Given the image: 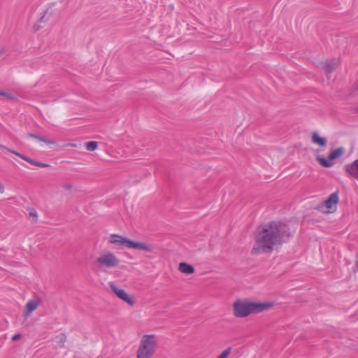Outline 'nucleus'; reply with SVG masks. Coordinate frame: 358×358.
I'll list each match as a JSON object with an SVG mask.
<instances>
[{"mask_svg":"<svg viewBox=\"0 0 358 358\" xmlns=\"http://www.w3.org/2000/svg\"><path fill=\"white\" fill-rule=\"evenodd\" d=\"M291 236L289 226L282 222L271 221L260 224L255 233V244L251 254L271 253L276 245H281Z\"/></svg>","mask_w":358,"mask_h":358,"instance_id":"1","label":"nucleus"},{"mask_svg":"<svg viewBox=\"0 0 358 358\" xmlns=\"http://www.w3.org/2000/svg\"><path fill=\"white\" fill-rule=\"evenodd\" d=\"M273 306V302H245L238 299L233 305L234 315L236 317H245L269 310Z\"/></svg>","mask_w":358,"mask_h":358,"instance_id":"2","label":"nucleus"},{"mask_svg":"<svg viewBox=\"0 0 358 358\" xmlns=\"http://www.w3.org/2000/svg\"><path fill=\"white\" fill-rule=\"evenodd\" d=\"M157 343L155 335H143L136 351V358H152L155 352Z\"/></svg>","mask_w":358,"mask_h":358,"instance_id":"3","label":"nucleus"},{"mask_svg":"<svg viewBox=\"0 0 358 358\" xmlns=\"http://www.w3.org/2000/svg\"><path fill=\"white\" fill-rule=\"evenodd\" d=\"M109 242L117 246H123L127 248L143 250L149 252L153 250L152 247L146 243L134 241L127 237L115 234L110 236Z\"/></svg>","mask_w":358,"mask_h":358,"instance_id":"4","label":"nucleus"},{"mask_svg":"<svg viewBox=\"0 0 358 358\" xmlns=\"http://www.w3.org/2000/svg\"><path fill=\"white\" fill-rule=\"evenodd\" d=\"M344 152V148L343 147H339L336 149L332 150L329 152L327 159L319 155L316 156V160L324 168H330L334 165L333 161L339 158L342 155H343Z\"/></svg>","mask_w":358,"mask_h":358,"instance_id":"5","label":"nucleus"},{"mask_svg":"<svg viewBox=\"0 0 358 358\" xmlns=\"http://www.w3.org/2000/svg\"><path fill=\"white\" fill-rule=\"evenodd\" d=\"M96 263L100 268L103 266L115 268L119 265L120 260L113 253L108 252L99 257L96 260Z\"/></svg>","mask_w":358,"mask_h":358,"instance_id":"6","label":"nucleus"},{"mask_svg":"<svg viewBox=\"0 0 358 358\" xmlns=\"http://www.w3.org/2000/svg\"><path fill=\"white\" fill-rule=\"evenodd\" d=\"M338 192H334L330 194L327 200L320 203L315 209L322 213H329V210L332 209L333 206L336 205L338 203Z\"/></svg>","mask_w":358,"mask_h":358,"instance_id":"7","label":"nucleus"},{"mask_svg":"<svg viewBox=\"0 0 358 358\" xmlns=\"http://www.w3.org/2000/svg\"><path fill=\"white\" fill-rule=\"evenodd\" d=\"M109 285L113 292L115 294V295L119 299L126 302L131 306L134 305L135 302L133 298L129 296L124 289L117 287L113 282H110Z\"/></svg>","mask_w":358,"mask_h":358,"instance_id":"8","label":"nucleus"},{"mask_svg":"<svg viewBox=\"0 0 358 358\" xmlns=\"http://www.w3.org/2000/svg\"><path fill=\"white\" fill-rule=\"evenodd\" d=\"M346 173L351 177L358 180V159L344 166Z\"/></svg>","mask_w":358,"mask_h":358,"instance_id":"9","label":"nucleus"},{"mask_svg":"<svg viewBox=\"0 0 358 358\" xmlns=\"http://www.w3.org/2000/svg\"><path fill=\"white\" fill-rule=\"evenodd\" d=\"M10 152L20 157L21 159H24V161L27 162L28 163H29L34 166H38L41 168H45V167L50 166V164H48L36 162V161L32 159L31 158L27 157L15 150H10Z\"/></svg>","mask_w":358,"mask_h":358,"instance_id":"10","label":"nucleus"},{"mask_svg":"<svg viewBox=\"0 0 358 358\" xmlns=\"http://www.w3.org/2000/svg\"><path fill=\"white\" fill-rule=\"evenodd\" d=\"M311 141L313 143L316 144L320 147H326L327 145V139L325 137H322L317 131L312 133Z\"/></svg>","mask_w":358,"mask_h":358,"instance_id":"11","label":"nucleus"},{"mask_svg":"<svg viewBox=\"0 0 358 358\" xmlns=\"http://www.w3.org/2000/svg\"><path fill=\"white\" fill-rule=\"evenodd\" d=\"M178 270L185 274H192L194 272V268L191 264L185 262H181L179 264Z\"/></svg>","mask_w":358,"mask_h":358,"instance_id":"12","label":"nucleus"},{"mask_svg":"<svg viewBox=\"0 0 358 358\" xmlns=\"http://www.w3.org/2000/svg\"><path fill=\"white\" fill-rule=\"evenodd\" d=\"M336 67V59H332L329 62L324 64L322 69L327 73H331Z\"/></svg>","mask_w":358,"mask_h":358,"instance_id":"13","label":"nucleus"},{"mask_svg":"<svg viewBox=\"0 0 358 358\" xmlns=\"http://www.w3.org/2000/svg\"><path fill=\"white\" fill-rule=\"evenodd\" d=\"M27 136L29 137V138H33L34 139H36L39 141H41V142H43L46 144H55V142L54 141H51V140H48L41 136H38V135H36V134H32V133H28L27 134Z\"/></svg>","mask_w":358,"mask_h":358,"instance_id":"14","label":"nucleus"},{"mask_svg":"<svg viewBox=\"0 0 358 358\" xmlns=\"http://www.w3.org/2000/svg\"><path fill=\"white\" fill-rule=\"evenodd\" d=\"M39 305V301H37L36 300H29L27 305H26V309L29 310V312H33L36 309L38 306Z\"/></svg>","mask_w":358,"mask_h":358,"instance_id":"15","label":"nucleus"},{"mask_svg":"<svg viewBox=\"0 0 358 358\" xmlns=\"http://www.w3.org/2000/svg\"><path fill=\"white\" fill-rule=\"evenodd\" d=\"M98 147L96 141H89L86 143V149L89 151H94Z\"/></svg>","mask_w":358,"mask_h":358,"instance_id":"16","label":"nucleus"},{"mask_svg":"<svg viewBox=\"0 0 358 358\" xmlns=\"http://www.w3.org/2000/svg\"><path fill=\"white\" fill-rule=\"evenodd\" d=\"M57 338L59 339L58 343H59L60 347H64V343L66 341V336L65 334H60L57 336Z\"/></svg>","mask_w":358,"mask_h":358,"instance_id":"17","label":"nucleus"},{"mask_svg":"<svg viewBox=\"0 0 358 358\" xmlns=\"http://www.w3.org/2000/svg\"><path fill=\"white\" fill-rule=\"evenodd\" d=\"M231 350V348L229 347L226 350H224L222 353L219 355L217 358H227L229 355Z\"/></svg>","mask_w":358,"mask_h":358,"instance_id":"18","label":"nucleus"},{"mask_svg":"<svg viewBox=\"0 0 358 358\" xmlns=\"http://www.w3.org/2000/svg\"><path fill=\"white\" fill-rule=\"evenodd\" d=\"M48 13V9L45 10L43 13V14L41 16V17L38 20V22H45L47 21V19H45V15Z\"/></svg>","mask_w":358,"mask_h":358,"instance_id":"19","label":"nucleus"},{"mask_svg":"<svg viewBox=\"0 0 358 358\" xmlns=\"http://www.w3.org/2000/svg\"><path fill=\"white\" fill-rule=\"evenodd\" d=\"M21 336H22V334L18 333V334H16L13 335L12 336L11 339H12L13 341H18L21 338Z\"/></svg>","mask_w":358,"mask_h":358,"instance_id":"20","label":"nucleus"},{"mask_svg":"<svg viewBox=\"0 0 358 358\" xmlns=\"http://www.w3.org/2000/svg\"><path fill=\"white\" fill-rule=\"evenodd\" d=\"M0 95L1 96H6L9 99H11L13 98V95L11 94H9V93H7V92H5L3 91H0Z\"/></svg>","mask_w":358,"mask_h":358,"instance_id":"21","label":"nucleus"},{"mask_svg":"<svg viewBox=\"0 0 358 358\" xmlns=\"http://www.w3.org/2000/svg\"><path fill=\"white\" fill-rule=\"evenodd\" d=\"M42 28V27L38 24V22L35 23L33 26V29L34 31H37L40 30Z\"/></svg>","mask_w":358,"mask_h":358,"instance_id":"22","label":"nucleus"},{"mask_svg":"<svg viewBox=\"0 0 358 358\" xmlns=\"http://www.w3.org/2000/svg\"><path fill=\"white\" fill-rule=\"evenodd\" d=\"M63 187L66 190H69V189H72L73 186L71 184H65V185H64Z\"/></svg>","mask_w":358,"mask_h":358,"instance_id":"23","label":"nucleus"},{"mask_svg":"<svg viewBox=\"0 0 358 358\" xmlns=\"http://www.w3.org/2000/svg\"><path fill=\"white\" fill-rule=\"evenodd\" d=\"M31 313H32V312H29V310L26 309V311H25V312H24V319H25V320H26V319H27V318L29 317V315H30V314H31Z\"/></svg>","mask_w":358,"mask_h":358,"instance_id":"24","label":"nucleus"},{"mask_svg":"<svg viewBox=\"0 0 358 358\" xmlns=\"http://www.w3.org/2000/svg\"><path fill=\"white\" fill-rule=\"evenodd\" d=\"M29 216L30 217H37V213L36 211H31L29 212Z\"/></svg>","mask_w":358,"mask_h":358,"instance_id":"25","label":"nucleus"},{"mask_svg":"<svg viewBox=\"0 0 358 358\" xmlns=\"http://www.w3.org/2000/svg\"><path fill=\"white\" fill-rule=\"evenodd\" d=\"M0 148L5 149V150H8L9 152H10V150H12L11 149H10V148H7L6 146L1 145V144H0Z\"/></svg>","mask_w":358,"mask_h":358,"instance_id":"26","label":"nucleus"},{"mask_svg":"<svg viewBox=\"0 0 358 358\" xmlns=\"http://www.w3.org/2000/svg\"><path fill=\"white\" fill-rule=\"evenodd\" d=\"M4 190L3 186L0 183V192L2 193Z\"/></svg>","mask_w":358,"mask_h":358,"instance_id":"27","label":"nucleus"},{"mask_svg":"<svg viewBox=\"0 0 358 358\" xmlns=\"http://www.w3.org/2000/svg\"><path fill=\"white\" fill-rule=\"evenodd\" d=\"M354 110L355 113H358V107L355 108Z\"/></svg>","mask_w":358,"mask_h":358,"instance_id":"28","label":"nucleus"},{"mask_svg":"<svg viewBox=\"0 0 358 358\" xmlns=\"http://www.w3.org/2000/svg\"><path fill=\"white\" fill-rule=\"evenodd\" d=\"M356 89L358 90V82L356 84Z\"/></svg>","mask_w":358,"mask_h":358,"instance_id":"29","label":"nucleus"},{"mask_svg":"<svg viewBox=\"0 0 358 358\" xmlns=\"http://www.w3.org/2000/svg\"><path fill=\"white\" fill-rule=\"evenodd\" d=\"M356 265L358 267V260L356 262Z\"/></svg>","mask_w":358,"mask_h":358,"instance_id":"30","label":"nucleus"}]
</instances>
